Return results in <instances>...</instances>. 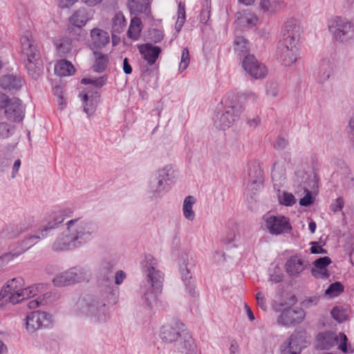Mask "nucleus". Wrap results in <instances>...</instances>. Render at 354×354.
Masks as SVG:
<instances>
[{
	"instance_id": "f257e3e1",
	"label": "nucleus",
	"mask_w": 354,
	"mask_h": 354,
	"mask_svg": "<svg viewBox=\"0 0 354 354\" xmlns=\"http://www.w3.org/2000/svg\"><path fill=\"white\" fill-rule=\"evenodd\" d=\"M66 225V230L54 242V250H69L80 247L92 240L97 232L95 223L81 218L68 221Z\"/></svg>"
},
{
	"instance_id": "f03ea898",
	"label": "nucleus",
	"mask_w": 354,
	"mask_h": 354,
	"mask_svg": "<svg viewBox=\"0 0 354 354\" xmlns=\"http://www.w3.org/2000/svg\"><path fill=\"white\" fill-rule=\"evenodd\" d=\"M44 286V284H37L25 288L21 277L13 278L8 281L0 291L1 305L8 303L16 304L34 297L40 292V289Z\"/></svg>"
},
{
	"instance_id": "7ed1b4c3",
	"label": "nucleus",
	"mask_w": 354,
	"mask_h": 354,
	"mask_svg": "<svg viewBox=\"0 0 354 354\" xmlns=\"http://www.w3.org/2000/svg\"><path fill=\"white\" fill-rule=\"evenodd\" d=\"M22 56L26 59V68L32 78L37 79L41 74L39 67V51L37 44L32 39L30 31L26 30L21 39Z\"/></svg>"
},
{
	"instance_id": "20e7f679",
	"label": "nucleus",
	"mask_w": 354,
	"mask_h": 354,
	"mask_svg": "<svg viewBox=\"0 0 354 354\" xmlns=\"http://www.w3.org/2000/svg\"><path fill=\"white\" fill-rule=\"evenodd\" d=\"M142 272L145 274L147 281L151 284L154 293H145V299L148 305H151V301L156 299L157 293L162 290V282L164 280L163 274L157 269L158 262L151 254L145 256V259L142 263Z\"/></svg>"
},
{
	"instance_id": "39448f33",
	"label": "nucleus",
	"mask_w": 354,
	"mask_h": 354,
	"mask_svg": "<svg viewBox=\"0 0 354 354\" xmlns=\"http://www.w3.org/2000/svg\"><path fill=\"white\" fill-rule=\"evenodd\" d=\"M348 339L344 333L325 331L319 333L316 337L317 346L320 349H330L335 346H338V348L344 353L348 352L347 348Z\"/></svg>"
},
{
	"instance_id": "423d86ee",
	"label": "nucleus",
	"mask_w": 354,
	"mask_h": 354,
	"mask_svg": "<svg viewBox=\"0 0 354 354\" xmlns=\"http://www.w3.org/2000/svg\"><path fill=\"white\" fill-rule=\"evenodd\" d=\"M242 112V106L232 101L226 106L224 110L218 111L214 118V124L216 128L225 130L230 127L239 118Z\"/></svg>"
},
{
	"instance_id": "0eeeda50",
	"label": "nucleus",
	"mask_w": 354,
	"mask_h": 354,
	"mask_svg": "<svg viewBox=\"0 0 354 354\" xmlns=\"http://www.w3.org/2000/svg\"><path fill=\"white\" fill-rule=\"evenodd\" d=\"M171 169L168 166L159 169L157 173V176L150 180L149 186V192L151 194V197L156 198L162 196L169 189V186L167 180L169 179L170 171Z\"/></svg>"
},
{
	"instance_id": "6e6552de",
	"label": "nucleus",
	"mask_w": 354,
	"mask_h": 354,
	"mask_svg": "<svg viewBox=\"0 0 354 354\" xmlns=\"http://www.w3.org/2000/svg\"><path fill=\"white\" fill-rule=\"evenodd\" d=\"M127 7L131 15L130 22L151 19L150 0H128Z\"/></svg>"
},
{
	"instance_id": "1a4fd4ad",
	"label": "nucleus",
	"mask_w": 354,
	"mask_h": 354,
	"mask_svg": "<svg viewBox=\"0 0 354 354\" xmlns=\"http://www.w3.org/2000/svg\"><path fill=\"white\" fill-rule=\"evenodd\" d=\"M52 323L50 314L44 311H34L26 316V328L32 333L37 330L49 326Z\"/></svg>"
},
{
	"instance_id": "9d476101",
	"label": "nucleus",
	"mask_w": 354,
	"mask_h": 354,
	"mask_svg": "<svg viewBox=\"0 0 354 354\" xmlns=\"http://www.w3.org/2000/svg\"><path fill=\"white\" fill-rule=\"evenodd\" d=\"M185 330L183 323L179 320H172L162 326L160 337L163 342L172 343L178 341Z\"/></svg>"
},
{
	"instance_id": "9b49d317",
	"label": "nucleus",
	"mask_w": 354,
	"mask_h": 354,
	"mask_svg": "<svg viewBox=\"0 0 354 354\" xmlns=\"http://www.w3.org/2000/svg\"><path fill=\"white\" fill-rule=\"evenodd\" d=\"M73 212L71 208H66L54 212L48 215L40 227L42 236H47L50 230L57 228L66 218L71 217L73 215Z\"/></svg>"
},
{
	"instance_id": "f8f14e48",
	"label": "nucleus",
	"mask_w": 354,
	"mask_h": 354,
	"mask_svg": "<svg viewBox=\"0 0 354 354\" xmlns=\"http://www.w3.org/2000/svg\"><path fill=\"white\" fill-rule=\"evenodd\" d=\"M306 333L303 330H296L288 338L282 350V354H300L307 346Z\"/></svg>"
},
{
	"instance_id": "ddd939ff",
	"label": "nucleus",
	"mask_w": 354,
	"mask_h": 354,
	"mask_svg": "<svg viewBox=\"0 0 354 354\" xmlns=\"http://www.w3.org/2000/svg\"><path fill=\"white\" fill-rule=\"evenodd\" d=\"M305 316L306 313L301 308H286L281 311L277 322L281 326L288 327L301 323Z\"/></svg>"
},
{
	"instance_id": "4468645a",
	"label": "nucleus",
	"mask_w": 354,
	"mask_h": 354,
	"mask_svg": "<svg viewBox=\"0 0 354 354\" xmlns=\"http://www.w3.org/2000/svg\"><path fill=\"white\" fill-rule=\"evenodd\" d=\"M244 70L253 78H264L268 70L264 64L259 62L253 55H247L242 62Z\"/></svg>"
},
{
	"instance_id": "2eb2a0df",
	"label": "nucleus",
	"mask_w": 354,
	"mask_h": 354,
	"mask_svg": "<svg viewBox=\"0 0 354 354\" xmlns=\"http://www.w3.org/2000/svg\"><path fill=\"white\" fill-rule=\"evenodd\" d=\"M266 226L272 234L288 233L292 230L289 220L284 216H270L266 218Z\"/></svg>"
},
{
	"instance_id": "dca6fc26",
	"label": "nucleus",
	"mask_w": 354,
	"mask_h": 354,
	"mask_svg": "<svg viewBox=\"0 0 354 354\" xmlns=\"http://www.w3.org/2000/svg\"><path fill=\"white\" fill-rule=\"evenodd\" d=\"M5 108V114L7 118L13 122H21L24 117L25 107L21 100L13 97L8 100L7 98Z\"/></svg>"
},
{
	"instance_id": "f3484780",
	"label": "nucleus",
	"mask_w": 354,
	"mask_h": 354,
	"mask_svg": "<svg viewBox=\"0 0 354 354\" xmlns=\"http://www.w3.org/2000/svg\"><path fill=\"white\" fill-rule=\"evenodd\" d=\"M309 266V262L301 254H296L287 260L285 270L290 277H297Z\"/></svg>"
},
{
	"instance_id": "a211bd4d",
	"label": "nucleus",
	"mask_w": 354,
	"mask_h": 354,
	"mask_svg": "<svg viewBox=\"0 0 354 354\" xmlns=\"http://www.w3.org/2000/svg\"><path fill=\"white\" fill-rule=\"evenodd\" d=\"M35 223V219L33 216H28L18 223L8 226L2 232V235L7 239L16 238L21 233L32 228Z\"/></svg>"
},
{
	"instance_id": "6ab92c4d",
	"label": "nucleus",
	"mask_w": 354,
	"mask_h": 354,
	"mask_svg": "<svg viewBox=\"0 0 354 354\" xmlns=\"http://www.w3.org/2000/svg\"><path fill=\"white\" fill-rule=\"evenodd\" d=\"M299 26L297 24H286L281 30V39L278 44H283L292 49H297L296 41L299 36Z\"/></svg>"
},
{
	"instance_id": "aec40b11",
	"label": "nucleus",
	"mask_w": 354,
	"mask_h": 354,
	"mask_svg": "<svg viewBox=\"0 0 354 354\" xmlns=\"http://www.w3.org/2000/svg\"><path fill=\"white\" fill-rule=\"evenodd\" d=\"M328 30L336 40L347 41L354 37L353 24H331Z\"/></svg>"
},
{
	"instance_id": "412c9836",
	"label": "nucleus",
	"mask_w": 354,
	"mask_h": 354,
	"mask_svg": "<svg viewBox=\"0 0 354 354\" xmlns=\"http://www.w3.org/2000/svg\"><path fill=\"white\" fill-rule=\"evenodd\" d=\"M138 49L142 58L149 66L156 63L162 52L160 47L154 46L151 43L140 44L138 46Z\"/></svg>"
},
{
	"instance_id": "4be33fe9",
	"label": "nucleus",
	"mask_w": 354,
	"mask_h": 354,
	"mask_svg": "<svg viewBox=\"0 0 354 354\" xmlns=\"http://www.w3.org/2000/svg\"><path fill=\"white\" fill-rule=\"evenodd\" d=\"M292 48L284 46L283 44H277V59L286 66H291L297 61V49L293 50Z\"/></svg>"
},
{
	"instance_id": "5701e85b",
	"label": "nucleus",
	"mask_w": 354,
	"mask_h": 354,
	"mask_svg": "<svg viewBox=\"0 0 354 354\" xmlns=\"http://www.w3.org/2000/svg\"><path fill=\"white\" fill-rule=\"evenodd\" d=\"M86 313L89 316L95 317L99 322L106 321L108 316L105 303L95 299L88 304Z\"/></svg>"
},
{
	"instance_id": "b1692460",
	"label": "nucleus",
	"mask_w": 354,
	"mask_h": 354,
	"mask_svg": "<svg viewBox=\"0 0 354 354\" xmlns=\"http://www.w3.org/2000/svg\"><path fill=\"white\" fill-rule=\"evenodd\" d=\"M286 3L283 0H260L259 8L268 15H274L284 9Z\"/></svg>"
},
{
	"instance_id": "393cba45",
	"label": "nucleus",
	"mask_w": 354,
	"mask_h": 354,
	"mask_svg": "<svg viewBox=\"0 0 354 354\" xmlns=\"http://www.w3.org/2000/svg\"><path fill=\"white\" fill-rule=\"evenodd\" d=\"M177 348L181 353L185 354H194L196 350V345L191 335L185 330L180 338L178 340Z\"/></svg>"
},
{
	"instance_id": "a878e982",
	"label": "nucleus",
	"mask_w": 354,
	"mask_h": 354,
	"mask_svg": "<svg viewBox=\"0 0 354 354\" xmlns=\"http://www.w3.org/2000/svg\"><path fill=\"white\" fill-rule=\"evenodd\" d=\"M248 176L250 187H252L251 189L257 190L263 186V171L259 165L254 164L250 167Z\"/></svg>"
},
{
	"instance_id": "bb28decb",
	"label": "nucleus",
	"mask_w": 354,
	"mask_h": 354,
	"mask_svg": "<svg viewBox=\"0 0 354 354\" xmlns=\"http://www.w3.org/2000/svg\"><path fill=\"white\" fill-rule=\"evenodd\" d=\"M22 80L17 76L7 75L0 78V86L4 90L17 91L22 86Z\"/></svg>"
},
{
	"instance_id": "cd10ccee",
	"label": "nucleus",
	"mask_w": 354,
	"mask_h": 354,
	"mask_svg": "<svg viewBox=\"0 0 354 354\" xmlns=\"http://www.w3.org/2000/svg\"><path fill=\"white\" fill-rule=\"evenodd\" d=\"M99 94L97 91L91 93L86 92L82 95V101L84 102V111L88 115H91L95 111Z\"/></svg>"
},
{
	"instance_id": "c85d7f7f",
	"label": "nucleus",
	"mask_w": 354,
	"mask_h": 354,
	"mask_svg": "<svg viewBox=\"0 0 354 354\" xmlns=\"http://www.w3.org/2000/svg\"><path fill=\"white\" fill-rule=\"evenodd\" d=\"M93 44L97 47H103L109 42V33L103 30L94 28L91 32Z\"/></svg>"
},
{
	"instance_id": "c756f323",
	"label": "nucleus",
	"mask_w": 354,
	"mask_h": 354,
	"mask_svg": "<svg viewBox=\"0 0 354 354\" xmlns=\"http://www.w3.org/2000/svg\"><path fill=\"white\" fill-rule=\"evenodd\" d=\"M333 72V64L328 59L321 61L319 66L317 80L320 83L326 82Z\"/></svg>"
},
{
	"instance_id": "7c9ffc66",
	"label": "nucleus",
	"mask_w": 354,
	"mask_h": 354,
	"mask_svg": "<svg viewBox=\"0 0 354 354\" xmlns=\"http://www.w3.org/2000/svg\"><path fill=\"white\" fill-rule=\"evenodd\" d=\"M68 270L71 284L88 281L89 279L88 272L81 267H74Z\"/></svg>"
},
{
	"instance_id": "2f4dec72",
	"label": "nucleus",
	"mask_w": 354,
	"mask_h": 354,
	"mask_svg": "<svg viewBox=\"0 0 354 354\" xmlns=\"http://www.w3.org/2000/svg\"><path fill=\"white\" fill-rule=\"evenodd\" d=\"M94 57L93 71L97 73L104 71L109 62V56L100 52H94Z\"/></svg>"
},
{
	"instance_id": "473e14b6",
	"label": "nucleus",
	"mask_w": 354,
	"mask_h": 354,
	"mask_svg": "<svg viewBox=\"0 0 354 354\" xmlns=\"http://www.w3.org/2000/svg\"><path fill=\"white\" fill-rule=\"evenodd\" d=\"M93 14L91 8H80L70 18L69 22H88L93 19Z\"/></svg>"
},
{
	"instance_id": "72a5a7b5",
	"label": "nucleus",
	"mask_w": 354,
	"mask_h": 354,
	"mask_svg": "<svg viewBox=\"0 0 354 354\" xmlns=\"http://www.w3.org/2000/svg\"><path fill=\"white\" fill-rule=\"evenodd\" d=\"M75 72L73 65L68 61L62 59L55 66V73L59 76H68Z\"/></svg>"
},
{
	"instance_id": "f704fd0d",
	"label": "nucleus",
	"mask_w": 354,
	"mask_h": 354,
	"mask_svg": "<svg viewBox=\"0 0 354 354\" xmlns=\"http://www.w3.org/2000/svg\"><path fill=\"white\" fill-rule=\"evenodd\" d=\"M196 199L192 196L185 197L183 201V216L188 221H192L195 218V212L193 210V205L195 204Z\"/></svg>"
},
{
	"instance_id": "c9c22d12",
	"label": "nucleus",
	"mask_w": 354,
	"mask_h": 354,
	"mask_svg": "<svg viewBox=\"0 0 354 354\" xmlns=\"http://www.w3.org/2000/svg\"><path fill=\"white\" fill-rule=\"evenodd\" d=\"M180 274L182 279L184 281L189 295L192 297H195L196 292L195 290L194 284L192 281V277L187 266L180 268Z\"/></svg>"
},
{
	"instance_id": "e433bc0d",
	"label": "nucleus",
	"mask_w": 354,
	"mask_h": 354,
	"mask_svg": "<svg viewBox=\"0 0 354 354\" xmlns=\"http://www.w3.org/2000/svg\"><path fill=\"white\" fill-rule=\"evenodd\" d=\"M258 100V96L253 92H247L239 93L234 100L236 104L242 106V111L243 110V105L245 104L254 103Z\"/></svg>"
},
{
	"instance_id": "4c0bfd02",
	"label": "nucleus",
	"mask_w": 354,
	"mask_h": 354,
	"mask_svg": "<svg viewBox=\"0 0 354 354\" xmlns=\"http://www.w3.org/2000/svg\"><path fill=\"white\" fill-rule=\"evenodd\" d=\"M234 46V52L239 56L245 55L249 50V43L243 37H236Z\"/></svg>"
},
{
	"instance_id": "58836bf2",
	"label": "nucleus",
	"mask_w": 354,
	"mask_h": 354,
	"mask_svg": "<svg viewBox=\"0 0 354 354\" xmlns=\"http://www.w3.org/2000/svg\"><path fill=\"white\" fill-rule=\"evenodd\" d=\"M53 283L55 286L62 287L71 285L69 270L59 273L53 279Z\"/></svg>"
},
{
	"instance_id": "ea45409f",
	"label": "nucleus",
	"mask_w": 354,
	"mask_h": 354,
	"mask_svg": "<svg viewBox=\"0 0 354 354\" xmlns=\"http://www.w3.org/2000/svg\"><path fill=\"white\" fill-rule=\"evenodd\" d=\"M68 30L70 36L77 40L84 39L86 36V32L82 28V26L77 24H71Z\"/></svg>"
},
{
	"instance_id": "a19ab883",
	"label": "nucleus",
	"mask_w": 354,
	"mask_h": 354,
	"mask_svg": "<svg viewBox=\"0 0 354 354\" xmlns=\"http://www.w3.org/2000/svg\"><path fill=\"white\" fill-rule=\"evenodd\" d=\"M46 236H42V233L40 232V229L39 231L35 234H31L26 236L22 241V245L26 249H28L38 243L41 239L45 238Z\"/></svg>"
},
{
	"instance_id": "79ce46f5",
	"label": "nucleus",
	"mask_w": 354,
	"mask_h": 354,
	"mask_svg": "<svg viewBox=\"0 0 354 354\" xmlns=\"http://www.w3.org/2000/svg\"><path fill=\"white\" fill-rule=\"evenodd\" d=\"M164 37L163 32L161 28L151 27L148 30L147 38L154 43L160 42Z\"/></svg>"
},
{
	"instance_id": "37998d69",
	"label": "nucleus",
	"mask_w": 354,
	"mask_h": 354,
	"mask_svg": "<svg viewBox=\"0 0 354 354\" xmlns=\"http://www.w3.org/2000/svg\"><path fill=\"white\" fill-rule=\"evenodd\" d=\"M343 291L344 286L340 282H335L328 286L325 294L330 297H335L339 295Z\"/></svg>"
},
{
	"instance_id": "c03bdc74",
	"label": "nucleus",
	"mask_w": 354,
	"mask_h": 354,
	"mask_svg": "<svg viewBox=\"0 0 354 354\" xmlns=\"http://www.w3.org/2000/svg\"><path fill=\"white\" fill-rule=\"evenodd\" d=\"M142 24H130L127 31V36L133 40H138L142 29Z\"/></svg>"
},
{
	"instance_id": "a18cd8bd",
	"label": "nucleus",
	"mask_w": 354,
	"mask_h": 354,
	"mask_svg": "<svg viewBox=\"0 0 354 354\" xmlns=\"http://www.w3.org/2000/svg\"><path fill=\"white\" fill-rule=\"evenodd\" d=\"M272 178L274 181H279L285 179L286 170L283 167H277L276 164L274 165L272 170Z\"/></svg>"
},
{
	"instance_id": "49530a36",
	"label": "nucleus",
	"mask_w": 354,
	"mask_h": 354,
	"mask_svg": "<svg viewBox=\"0 0 354 354\" xmlns=\"http://www.w3.org/2000/svg\"><path fill=\"white\" fill-rule=\"evenodd\" d=\"M330 313L332 317L338 322H342L346 319V312L341 307L336 306L333 308Z\"/></svg>"
},
{
	"instance_id": "de8ad7c7",
	"label": "nucleus",
	"mask_w": 354,
	"mask_h": 354,
	"mask_svg": "<svg viewBox=\"0 0 354 354\" xmlns=\"http://www.w3.org/2000/svg\"><path fill=\"white\" fill-rule=\"evenodd\" d=\"M279 202L286 206H292L296 203V200L292 194L284 192L279 198Z\"/></svg>"
},
{
	"instance_id": "09e8293b",
	"label": "nucleus",
	"mask_w": 354,
	"mask_h": 354,
	"mask_svg": "<svg viewBox=\"0 0 354 354\" xmlns=\"http://www.w3.org/2000/svg\"><path fill=\"white\" fill-rule=\"evenodd\" d=\"M106 81V78L105 77H102L97 79H91V78H83L81 80V83L82 84H93L97 88L102 87L105 84Z\"/></svg>"
},
{
	"instance_id": "8fccbe9b",
	"label": "nucleus",
	"mask_w": 354,
	"mask_h": 354,
	"mask_svg": "<svg viewBox=\"0 0 354 354\" xmlns=\"http://www.w3.org/2000/svg\"><path fill=\"white\" fill-rule=\"evenodd\" d=\"M239 14L245 20L243 22H254L259 20L258 17L250 10H244Z\"/></svg>"
},
{
	"instance_id": "3c124183",
	"label": "nucleus",
	"mask_w": 354,
	"mask_h": 354,
	"mask_svg": "<svg viewBox=\"0 0 354 354\" xmlns=\"http://www.w3.org/2000/svg\"><path fill=\"white\" fill-rule=\"evenodd\" d=\"M331 263L328 257H320L314 261L313 268L327 269V266Z\"/></svg>"
},
{
	"instance_id": "603ef678",
	"label": "nucleus",
	"mask_w": 354,
	"mask_h": 354,
	"mask_svg": "<svg viewBox=\"0 0 354 354\" xmlns=\"http://www.w3.org/2000/svg\"><path fill=\"white\" fill-rule=\"evenodd\" d=\"M354 176L348 169L344 172V176L342 178V184L346 188H350L353 185Z\"/></svg>"
},
{
	"instance_id": "864d4df0",
	"label": "nucleus",
	"mask_w": 354,
	"mask_h": 354,
	"mask_svg": "<svg viewBox=\"0 0 354 354\" xmlns=\"http://www.w3.org/2000/svg\"><path fill=\"white\" fill-rule=\"evenodd\" d=\"M13 130V128L10 124L5 122L0 123V137L8 138L12 134Z\"/></svg>"
},
{
	"instance_id": "5fc2aeb1",
	"label": "nucleus",
	"mask_w": 354,
	"mask_h": 354,
	"mask_svg": "<svg viewBox=\"0 0 354 354\" xmlns=\"http://www.w3.org/2000/svg\"><path fill=\"white\" fill-rule=\"evenodd\" d=\"M189 64V53L187 48H184L183 50L181 60L179 65V68L185 70Z\"/></svg>"
},
{
	"instance_id": "6e6d98bb",
	"label": "nucleus",
	"mask_w": 354,
	"mask_h": 354,
	"mask_svg": "<svg viewBox=\"0 0 354 354\" xmlns=\"http://www.w3.org/2000/svg\"><path fill=\"white\" fill-rule=\"evenodd\" d=\"M311 272L317 279H326L330 276L327 269L312 268Z\"/></svg>"
},
{
	"instance_id": "4d7b16f0",
	"label": "nucleus",
	"mask_w": 354,
	"mask_h": 354,
	"mask_svg": "<svg viewBox=\"0 0 354 354\" xmlns=\"http://www.w3.org/2000/svg\"><path fill=\"white\" fill-rule=\"evenodd\" d=\"M319 301V297L318 296H313L304 300L301 305L303 308H311L318 304Z\"/></svg>"
},
{
	"instance_id": "13d9d810",
	"label": "nucleus",
	"mask_w": 354,
	"mask_h": 354,
	"mask_svg": "<svg viewBox=\"0 0 354 354\" xmlns=\"http://www.w3.org/2000/svg\"><path fill=\"white\" fill-rule=\"evenodd\" d=\"M305 192L306 194L299 200V205L301 206L308 207L313 203L314 199L312 196L311 192L309 190L305 189Z\"/></svg>"
},
{
	"instance_id": "bf43d9fd",
	"label": "nucleus",
	"mask_w": 354,
	"mask_h": 354,
	"mask_svg": "<svg viewBox=\"0 0 354 354\" xmlns=\"http://www.w3.org/2000/svg\"><path fill=\"white\" fill-rule=\"evenodd\" d=\"M16 257V254L12 253H6L0 256V269Z\"/></svg>"
},
{
	"instance_id": "052dcab7",
	"label": "nucleus",
	"mask_w": 354,
	"mask_h": 354,
	"mask_svg": "<svg viewBox=\"0 0 354 354\" xmlns=\"http://www.w3.org/2000/svg\"><path fill=\"white\" fill-rule=\"evenodd\" d=\"M267 94L271 97H276L278 95L279 87L275 83H270L267 86Z\"/></svg>"
},
{
	"instance_id": "680f3d73",
	"label": "nucleus",
	"mask_w": 354,
	"mask_h": 354,
	"mask_svg": "<svg viewBox=\"0 0 354 354\" xmlns=\"http://www.w3.org/2000/svg\"><path fill=\"white\" fill-rule=\"evenodd\" d=\"M343 207H344V200L342 198L339 197V198H337L335 200V201L330 205V209L334 212H337L342 210Z\"/></svg>"
},
{
	"instance_id": "e2e57ef3",
	"label": "nucleus",
	"mask_w": 354,
	"mask_h": 354,
	"mask_svg": "<svg viewBox=\"0 0 354 354\" xmlns=\"http://www.w3.org/2000/svg\"><path fill=\"white\" fill-rule=\"evenodd\" d=\"M256 299L257 301L258 306L263 310L266 311L267 310V305L266 302V299L263 297V295L261 292H259L256 295Z\"/></svg>"
},
{
	"instance_id": "0e129e2a",
	"label": "nucleus",
	"mask_w": 354,
	"mask_h": 354,
	"mask_svg": "<svg viewBox=\"0 0 354 354\" xmlns=\"http://www.w3.org/2000/svg\"><path fill=\"white\" fill-rule=\"evenodd\" d=\"M288 145V140L284 138H279L277 142L274 144V148L277 150H283Z\"/></svg>"
},
{
	"instance_id": "69168bd1",
	"label": "nucleus",
	"mask_w": 354,
	"mask_h": 354,
	"mask_svg": "<svg viewBox=\"0 0 354 354\" xmlns=\"http://www.w3.org/2000/svg\"><path fill=\"white\" fill-rule=\"evenodd\" d=\"M310 250L312 254H326L327 251L319 244L318 242L313 243V245L310 247Z\"/></svg>"
},
{
	"instance_id": "338daca9",
	"label": "nucleus",
	"mask_w": 354,
	"mask_h": 354,
	"mask_svg": "<svg viewBox=\"0 0 354 354\" xmlns=\"http://www.w3.org/2000/svg\"><path fill=\"white\" fill-rule=\"evenodd\" d=\"M57 48L61 53L66 54L71 50V45L68 41H62L57 45Z\"/></svg>"
},
{
	"instance_id": "774afa93",
	"label": "nucleus",
	"mask_w": 354,
	"mask_h": 354,
	"mask_svg": "<svg viewBox=\"0 0 354 354\" xmlns=\"http://www.w3.org/2000/svg\"><path fill=\"white\" fill-rule=\"evenodd\" d=\"M185 17L186 12L185 4L182 2H180L178 6V20H181L183 21L185 20Z\"/></svg>"
}]
</instances>
